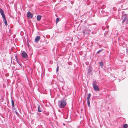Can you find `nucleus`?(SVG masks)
<instances>
[{
	"label": "nucleus",
	"mask_w": 128,
	"mask_h": 128,
	"mask_svg": "<svg viewBox=\"0 0 128 128\" xmlns=\"http://www.w3.org/2000/svg\"><path fill=\"white\" fill-rule=\"evenodd\" d=\"M58 106L60 108H63L66 106V102L65 100L62 99L58 101Z\"/></svg>",
	"instance_id": "1"
},
{
	"label": "nucleus",
	"mask_w": 128,
	"mask_h": 128,
	"mask_svg": "<svg viewBox=\"0 0 128 128\" xmlns=\"http://www.w3.org/2000/svg\"><path fill=\"white\" fill-rule=\"evenodd\" d=\"M92 86L94 90L96 91H99L100 89L98 85L96 84V80H94L92 84Z\"/></svg>",
	"instance_id": "2"
},
{
	"label": "nucleus",
	"mask_w": 128,
	"mask_h": 128,
	"mask_svg": "<svg viewBox=\"0 0 128 128\" xmlns=\"http://www.w3.org/2000/svg\"><path fill=\"white\" fill-rule=\"evenodd\" d=\"M122 19V23L125 22L126 24H128V15L127 14H123Z\"/></svg>",
	"instance_id": "3"
},
{
	"label": "nucleus",
	"mask_w": 128,
	"mask_h": 128,
	"mask_svg": "<svg viewBox=\"0 0 128 128\" xmlns=\"http://www.w3.org/2000/svg\"><path fill=\"white\" fill-rule=\"evenodd\" d=\"M21 56L22 58H26L28 57L27 54L25 51H23L22 53Z\"/></svg>",
	"instance_id": "4"
},
{
	"label": "nucleus",
	"mask_w": 128,
	"mask_h": 128,
	"mask_svg": "<svg viewBox=\"0 0 128 128\" xmlns=\"http://www.w3.org/2000/svg\"><path fill=\"white\" fill-rule=\"evenodd\" d=\"M26 15L29 18H32L33 17L32 14L30 12H28Z\"/></svg>",
	"instance_id": "5"
},
{
	"label": "nucleus",
	"mask_w": 128,
	"mask_h": 128,
	"mask_svg": "<svg viewBox=\"0 0 128 128\" xmlns=\"http://www.w3.org/2000/svg\"><path fill=\"white\" fill-rule=\"evenodd\" d=\"M0 14L1 15V16H2V19L4 18H6V17L5 16V15L4 14V11L3 10L1 9L0 8Z\"/></svg>",
	"instance_id": "6"
},
{
	"label": "nucleus",
	"mask_w": 128,
	"mask_h": 128,
	"mask_svg": "<svg viewBox=\"0 0 128 128\" xmlns=\"http://www.w3.org/2000/svg\"><path fill=\"white\" fill-rule=\"evenodd\" d=\"M15 57L16 62L19 64L20 66L22 68V64L21 63V61H19V60H18L17 58V56H16Z\"/></svg>",
	"instance_id": "7"
},
{
	"label": "nucleus",
	"mask_w": 128,
	"mask_h": 128,
	"mask_svg": "<svg viewBox=\"0 0 128 128\" xmlns=\"http://www.w3.org/2000/svg\"><path fill=\"white\" fill-rule=\"evenodd\" d=\"M40 39V37L39 36H36L35 38V41L36 42H38Z\"/></svg>",
	"instance_id": "8"
},
{
	"label": "nucleus",
	"mask_w": 128,
	"mask_h": 128,
	"mask_svg": "<svg viewBox=\"0 0 128 128\" xmlns=\"http://www.w3.org/2000/svg\"><path fill=\"white\" fill-rule=\"evenodd\" d=\"M3 20L4 22V23L5 24L6 26H7L8 24L7 23V20H6V18H3Z\"/></svg>",
	"instance_id": "9"
},
{
	"label": "nucleus",
	"mask_w": 128,
	"mask_h": 128,
	"mask_svg": "<svg viewBox=\"0 0 128 128\" xmlns=\"http://www.w3.org/2000/svg\"><path fill=\"white\" fill-rule=\"evenodd\" d=\"M42 16L40 15H38L37 16V20L38 21H39L41 19Z\"/></svg>",
	"instance_id": "10"
},
{
	"label": "nucleus",
	"mask_w": 128,
	"mask_h": 128,
	"mask_svg": "<svg viewBox=\"0 0 128 128\" xmlns=\"http://www.w3.org/2000/svg\"><path fill=\"white\" fill-rule=\"evenodd\" d=\"M38 111L39 112H42V110H41V108L40 106L39 105H38Z\"/></svg>",
	"instance_id": "11"
},
{
	"label": "nucleus",
	"mask_w": 128,
	"mask_h": 128,
	"mask_svg": "<svg viewBox=\"0 0 128 128\" xmlns=\"http://www.w3.org/2000/svg\"><path fill=\"white\" fill-rule=\"evenodd\" d=\"M12 104V106L14 107V100H11Z\"/></svg>",
	"instance_id": "12"
},
{
	"label": "nucleus",
	"mask_w": 128,
	"mask_h": 128,
	"mask_svg": "<svg viewBox=\"0 0 128 128\" xmlns=\"http://www.w3.org/2000/svg\"><path fill=\"white\" fill-rule=\"evenodd\" d=\"M87 102L88 104V106L90 107V100L87 99Z\"/></svg>",
	"instance_id": "13"
},
{
	"label": "nucleus",
	"mask_w": 128,
	"mask_h": 128,
	"mask_svg": "<svg viewBox=\"0 0 128 128\" xmlns=\"http://www.w3.org/2000/svg\"><path fill=\"white\" fill-rule=\"evenodd\" d=\"M91 96V94L90 93L88 94V96L87 98V99L90 100V98Z\"/></svg>",
	"instance_id": "14"
},
{
	"label": "nucleus",
	"mask_w": 128,
	"mask_h": 128,
	"mask_svg": "<svg viewBox=\"0 0 128 128\" xmlns=\"http://www.w3.org/2000/svg\"><path fill=\"white\" fill-rule=\"evenodd\" d=\"M100 66L101 67H102L104 66L103 63L102 62H101L100 63Z\"/></svg>",
	"instance_id": "15"
},
{
	"label": "nucleus",
	"mask_w": 128,
	"mask_h": 128,
	"mask_svg": "<svg viewBox=\"0 0 128 128\" xmlns=\"http://www.w3.org/2000/svg\"><path fill=\"white\" fill-rule=\"evenodd\" d=\"M128 127V125L127 124H124L123 126V128H127Z\"/></svg>",
	"instance_id": "16"
},
{
	"label": "nucleus",
	"mask_w": 128,
	"mask_h": 128,
	"mask_svg": "<svg viewBox=\"0 0 128 128\" xmlns=\"http://www.w3.org/2000/svg\"><path fill=\"white\" fill-rule=\"evenodd\" d=\"M103 50H99L96 52V53L97 54H99L100 53V52H101V51H102Z\"/></svg>",
	"instance_id": "17"
},
{
	"label": "nucleus",
	"mask_w": 128,
	"mask_h": 128,
	"mask_svg": "<svg viewBox=\"0 0 128 128\" xmlns=\"http://www.w3.org/2000/svg\"><path fill=\"white\" fill-rule=\"evenodd\" d=\"M60 18H58L56 19V23L58 22L60 20Z\"/></svg>",
	"instance_id": "18"
},
{
	"label": "nucleus",
	"mask_w": 128,
	"mask_h": 128,
	"mask_svg": "<svg viewBox=\"0 0 128 128\" xmlns=\"http://www.w3.org/2000/svg\"><path fill=\"white\" fill-rule=\"evenodd\" d=\"M88 74L91 73V71L90 69H88Z\"/></svg>",
	"instance_id": "19"
},
{
	"label": "nucleus",
	"mask_w": 128,
	"mask_h": 128,
	"mask_svg": "<svg viewBox=\"0 0 128 128\" xmlns=\"http://www.w3.org/2000/svg\"><path fill=\"white\" fill-rule=\"evenodd\" d=\"M13 112H16L17 110H16V108H13Z\"/></svg>",
	"instance_id": "20"
},
{
	"label": "nucleus",
	"mask_w": 128,
	"mask_h": 128,
	"mask_svg": "<svg viewBox=\"0 0 128 128\" xmlns=\"http://www.w3.org/2000/svg\"><path fill=\"white\" fill-rule=\"evenodd\" d=\"M58 66L57 64V66L56 69V72H58Z\"/></svg>",
	"instance_id": "21"
},
{
	"label": "nucleus",
	"mask_w": 128,
	"mask_h": 128,
	"mask_svg": "<svg viewBox=\"0 0 128 128\" xmlns=\"http://www.w3.org/2000/svg\"><path fill=\"white\" fill-rule=\"evenodd\" d=\"M15 113H16V114L17 115V116H18V114H19L17 112V111H16V112H15Z\"/></svg>",
	"instance_id": "22"
},
{
	"label": "nucleus",
	"mask_w": 128,
	"mask_h": 128,
	"mask_svg": "<svg viewBox=\"0 0 128 128\" xmlns=\"http://www.w3.org/2000/svg\"><path fill=\"white\" fill-rule=\"evenodd\" d=\"M64 81V80L63 79L62 80L60 81L61 82H63V81Z\"/></svg>",
	"instance_id": "23"
},
{
	"label": "nucleus",
	"mask_w": 128,
	"mask_h": 128,
	"mask_svg": "<svg viewBox=\"0 0 128 128\" xmlns=\"http://www.w3.org/2000/svg\"><path fill=\"white\" fill-rule=\"evenodd\" d=\"M11 59H12V57L11 58Z\"/></svg>",
	"instance_id": "24"
}]
</instances>
